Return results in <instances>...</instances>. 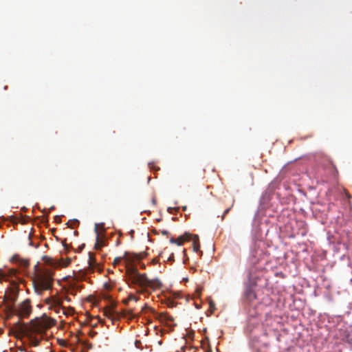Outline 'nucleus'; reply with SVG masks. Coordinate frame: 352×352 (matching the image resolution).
Masks as SVG:
<instances>
[{"label": "nucleus", "mask_w": 352, "mask_h": 352, "mask_svg": "<svg viewBox=\"0 0 352 352\" xmlns=\"http://www.w3.org/2000/svg\"><path fill=\"white\" fill-rule=\"evenodd\" d=\"M45 303L50 306V309H54L57 314H65L62 306L63 300L58 295L51 296L45 299Z\"/></svg>", "instance_id": "obj_6"}, {"label": "nucleus", "mask_w": 352, "mask_h": 352, "mask_svg": "<svg viewBox=\"0 0 352 352\" xmlns=\"http://www.w3.org/2000/svg\"><path fill=\"white\" fill-rule=\"evenodd\" d=\"M10 298H11V300L12 302H14L16 298V292H13V294H12V296L10 297Z\"/></svg>", "instance_id": "obj_20"}, {"label": "nucleus", "mask_w": 352, "mask_h": 352, "mask_svg": "<svg viewBox=\"0 0 352 352\" xmlns=\"http://www.w3.org/2000/svg\"><path fill=\"white\" fill-rule=\"evenodd\" d=\"M11 312L17 316L19 319L28 318L32 311L31 300L26 299L16 306L10 307Z\"/></svg>", "instance_id": "obj_4"}, {"label": "nucleus", "mask_w": 352, "mask_h": 352, "mask_svg": "<svg viewBox=\"0 0 352 352\" xmlns=\"http://www.w3.org/2000/svg\"><path fill=\"white\" fill-rule=\"evenodd\" d=\"M156 318L161 322H165L167 324L174 321V318L166 312L157 314Z\"/></svg>", "instance_id": "obj_9"}, {"label": "nucleus", "mask_w": 352, "mask_h": 352, "mask_svg": "<svg viewBox=\"0 0 352 352\" xmlns=\"http://www.w3.org/2000/svg\"><path fill=\"white\" fill-rule=\"evenodd\" d=\"M230 210V208H228L224 211V212L222 215V217H221L222 220L225 218L226 215L229 212Z\"/></svg>", "instance_id": "obj_21"}, {"label": "nucleus", "mask_w": 352, "mask_h": 352, "mask_svg": "<svg viewBox=\"0 0 352 352\" xmlns=\"http://www.w3.org/2000/svg\"><path fill=\"white\" fill-rule=\"evenodd\" d=\"M63 246H64V248H65V249L66 250H69V245H68L67 244H66V243H64V242H63Z\"/></svg>", "instance_id": "obj_25"}, {"label": "nucleus", "mask_w": 352, "mask_h": 352, "mask_svg": "<svg viewBox=\"0 0 352 352\" xmlns=\"http://www.w3.org/2000/svg\"><path fill=\"white\" fill-rule=\"evenodd\" d=\"M146 254L145 252H140L139 254L137 253H130L125 252L123 257H116L114 258L113 265H118L120 263L122 258H124L127 264H131L135 261H140L143 259L146 256Z\"/></svg>", "instance_id": "obj_7"}, {"label": "nucleus", "mask_w": 352, "mask_h": 352, "mask_svg": "<svg viewBox=\"0 0 352 352\" xmlns=\"http://www.w3.org/2000/svg\"><path fill=\"white\" fill-rule=\"evenodd\" d=\"M54 275V270L48 267L40 269L36 272L32 279V284L34 292L38 295H42L44 291L52 289Z\"/></svg>", "instance_id": "obj_2"}, {"label": "nucleus", "mask_w": 352, "mask_h": 352, "mask_svg": "<svg viewBox=\"0 0 352 352\" xmlns=\"http://www.w3.org/2000/svg\"><path fill=\"white\" fill-rule=\"evenodd\" d=\"M21 265L23 267H28L29 265V261L28 260L21 259Z\"/></svg>", "instance_id": "obj_16"}, {"label": "nucleus", "mask_w": 352, "mask_h": 352, "mask_svg": "<svg viewBox=\"0 0 352 352\" xmlns=\"http://www.w3.org/2000/svg\"><path fill=\"white\" fill-rule=\"evenodd\" d=\"M129 299L130 300H134V301L137 302L139 300V298L137 297L136 296L133 295V294H130L129 296Z\"/></svg>", "instance_id": "obj_17"}, {"label": "nucleus", "mask_w": 352, "mask_h": 352, "mask_svg": "<svg viewBox=\"0 0 352 352\" xmlns=\"http://www.w3.org/2000/svg\"><path fill=\"white\" fill-rule=\"evenodd\" d=\"M210 308L212 309H214V304L212 302H210Z\"/></svg>", "instance_id": "obj_26"}, {"label": "nucleus", "mask_w": 352, "mask_h": 352, "mask_svg": "<svg viewBox=\"0 0 352 352\" xmlns=\"http://www.w3.org/2000/svg\"><path fill=\"white\" fill-rule=\"evenodd\" d=\"M189 238L190 235L188 234H185L184 235L178 236L177 239L171 237L170 239V242L171 243L177 244V245H182L186 241L188 240Z\"/></svg>", "instance_id": "obj_10"}, {"label": "nucleus", "mask_w": 352, "mask_h": 352, "mask_svg": "<svg viewBox=\"0 0 352 352\" xmlns=\"http://www.w3.org/2000/svg\"><path fill=\"white\" fill-rule=\"evenodd\" d=\"M78 224H79V221L78 220H76V219H74L72 221V228H73L74 226H78Z\"/></svg>", "instance_id": "obj_19"}, {"label": "nucleus", "mask_w": 352, "mask_h": 352, "mask_svg": "<svg viewBox=\"0 0 352 352\" xmlns=\"http://www.w3.org/2000/svg\"><path fill=\"white\" fill-rule=\"evenodd\" d=\"M154 232L155 234H158V233L160 232L163 235H168L169 234L167 230H160L159 231L155 230Z\"/></svg>", "instance_id": "obj_15"}, {"label": "nucleus", "mask_w": 352, "mask_h": 352, "mask_svg": "<svg viewBox=\"0 0 352 352\" xmlns=\"http://www.w3.org/2000/svg\"><path fill=\"white\" fill-rule=\"evenodd\" d=\"M52 326V324L47 318H36L32 320L29 324L19 321L10 330L9 334L16 338L25 336L31 346H37L43 338L46 331Z\"/></svg>", "instance_id": "obj_1"}, {"label": "nucleus", "mask_w": 352, "mask_h": 352, "mask_svg": "<svg viewBox=\"0 0 352 352\" xmlns=\"http://www.w3.org/2000/svg\"><path fill=\"white\" fill-rule=\"evenodd\" d=\"M177 210H178V208H171V207L168 208V212L170 214H173L174 211H176Z\"/></svg>", "instance_id": "obj_18"}, {"label": "nucleus", "mask_w": 352, "mask_h": 352, "mask_svg": "<svg viewBox=\"0 0 352 352\" xmlns=\"http://www.w3.org/2000/svg\"><path fill=\"white\" fill-rule=\"evenodd\" d=\"M345 338L348 342H352V327L345 330Z\"/></svg>", "instance_id": "obj_13"}, {"label": "nucleus", "mask_w": 352, "mask_h": 352, "mask_svg": "<svg viewBox=\"0 0 352 352\" xmlns=\"http://www.w3.org/2000/svg\"><path fill=\"white\" fill-rule=\"evenodd\" d=\"M126 273L131 283L141 288L140 292L141 293L146 292L147 288L155 290L161 288L162 286L158 278L149 279L145 274L139 273L135 268H128Z\"/></svg>", "instance_id": "obj_3"}, {"label": "nucleus", "mask_w": 352, "mask_h": 352, "mask_svg": "<svg viewBox=\"0 0 352 352\" xmlns=\"http://www.w3.org/2000/svg\"><path fill=\"white\" fill-rule=\"evenodd\" d=\"M130 301V300L129 299V297L124 300H122V302L124 304V305H127L129 303V302Z\"/></svg>", "instance_id": "obj_24"}, {"label": "nucleus", "mask_w": 352, "mask_h": 352, "mask_svg": "<svg viewBox=\"0 0 352 352\" xmlns=\"http://www.w3.org/2000/svg\"><path fill=\"white\" fill-rule=\"evenodd\" d=\"M74 233H75V234H78V232L77 231H75Z\"/></svg>", "instance_id": "obj_31"}, {"label": "nucleus", "mask_w": 352, "mask_h": 352, "mask_svg": "<svg viewBox=\"0 0 352 352\" xmlns=\"http://www.w3.org/2000/svg\"><path fill=\"white\" fill-rule=\"evenodd\" d=\"M88 265L89 270L90 272H94V270L96 268H98V270H100V266L95 258V255L91 252L89 253Z\"/></svg>", "instance_id": "obj_8"}, {"label": "nucleus", "mask_w": 352, "mask_h": 352, "mask_svg": "<svg viewBox=\"0 0 352 352\" xmlns=\"http://www.w3.org/2000/svg\"><path fill=\"white\" fill-rule=\"evenodd\" d=\"M245 296L250 302L253 301L256 297L255 292L251 288H248L246 289Z\"/></svg>", "instance_id": "obj_12"}, {"label": "nucleus", "mask_w": 352, "mask_h": 352, "mask_svg": "<svg viewBox=\"0 0 352 352\" xmlns=\"http://www.w3.org/2000/svg\"><path fill=\"white\" fill-rule=\"evenodd\" d=\"M197 240H198V237H197V239L194 240L193 244H192L193 250L195 252H198L200 248V245H199V243L197 242Z\"/></svg>", "instance_id": "obj_14"}, {"label": "nucleus", "mask_w": 352, "mask_h": 352, "mask_svg": "<svg viewBox=\"0 0 352 352\" xmlns=\"http://www.w3.org/2000/svg\"><path fill=\"white\" fill-rule=\"evenodd\" d=\"M70 263H71V259H70V258H68V259H67V263L65 264V266L68 265Z\"/></svg>", "instance_id": "obj_28"}, {"label": "nucleus", "mask_w": 352, "mask_h": 352, "mask_svg": "<svg viewBox=\"0 0 352 352\" xmlns=\"http://www.w3.org/2000/svg\"><path fill=\"white\" fill-rule=\"evenodd\" d=\"M19 259H20V258H19V256H17V255H14V256H12V261H19Z\"/></svg>", "instance_id": "obj_22"}, {"label": "nucleus", "mask_w": 352, "mask_h": 352, "mask_svg": "<svg viewBox=\"0 0 352 352\" xmlns=\"http://www.w3.org/2000/svg\"><path fill=\"white\" fill-rule=\"evenodd\" d=\"M149 309L152 310L151 308L148 307V306L146 304H145L142 309V311H144L145 309Z\"/></svg>", "instance_id": "obj_23"}, {"label": "nucleus", "mask_w": 352, "mask_h": 352, "mask_svg": "<svg viewBox=\"0 0 352 352\" xmlns=\"http://www.w3.org/2000/svg\"><path fill=\"white\" fill-rule=\"evenodd\" d=\"M98 225L96 224V232L97 233V236H96V244H95V248L96 249H100L102 246L104 245V241L102 239V237L100 236V234L98 231Z\"/></svg>", "instance_id": "obj_11"}, {"label": "nucleus", "mask_w": 352, "mask_h": 352, "mask_svg": "<svg viewBox=\"0 0 352 352\" xmlns=\"http://www.w3.org/2000/svg\"><path fill=\"white\" fill-rule=\"evenodd\" d=\"M346 195L347 196L348 198H350L351 197V195L348 193V192H346Z\"/></svg>", "instance_id": "obj_30"}, {"label": "nucleus", "mask_w": 352, "mask_h": 352, "mask_svg": "<svg viewBox=\"0 0 352 352\" xmlns=\"http://www.w3.org/2000/svg\"><path fill=\"white\" fill-rule=\"evenodd\" d=\"M104 314L107 317L113 319L116 317H127L129 319L132 320L138 317V315L134 314L133 309H123L120 312L114 311L113 308L106 307L104 309Z\"/></svg>", "instance_id": "obj_5"}, {"label": "nucleus", "mask_w": 352, "mask_h": 352, "mask_svg": "<svg viewBox=\"0 0 352 352\" xmlns=\"http://www.w3.org/2000/svg\"><path fill=\"white\" fill-rule=\"evenodd\" d=\"M330 164L333 166V168L335 169V172L338 173V171L336 170V166L333 164V162L331 161L330 162Z\"/></svg>", "instance_id": "obj_27"}, {"label": "nucleus", "mask_w": 352, "mask_h": 352, "mask_svg": "<svg viewBox=\"0 0 352 352\" xmlns=\"http://www.w3.org/2000/svg\"><path fill=\"white\" fill-rule=\"evenodd\" d=\"M186 208H186V206H183V207H182V210H183L184 211H186Z\"/></svg>", "instance_id": "obj_29"}]
</instances>
